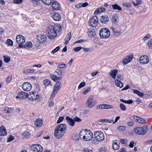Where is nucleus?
<instances>
[{
  "label": "nucleus",
  "instance_id": "nucleus-4",
  "mask_svg": "<svg viewBox=\"0 0 152 152\" xmlns=\"http://www.w3.org/2000/svg\"><path fill=\"white\" fill-rule=\"evenodd\" d=\"M110 35V31L107 28H102L99 31L100 37L102 39H106L109 37Z\"/></svg>",
  "mask_w": 152,
  "mask_h": 152
},
{
  "label": "nucleus",
  "instance_id": "nucleus-22",
  "mask_svg": "<svg viewBox=\"0 0 152 152\" xmlns=\"http://www.w3.org/2000/svg\"><path fill=\"white\" fill-rule=\"evenodd\" d=\"M52 17L55 20L58 21L60 20L61 16L59 13H55L53 15Z\"/></svg>",
  "mask_w": 152,
  "mask_h": 152
},
{
  "label": "nucleus",
  "instance_id": "nucleus-26",
  "mask_svg": "<svg viewBox=\"0 0 152 152\" xmlns=\"http://www.w3.org/2000/svg\"><path fill=\"white\" fill-rule=\"evenodd\" d=\"M118 71L117 69H114L111 71L109 73V74L113 78L115 79L118 74Z\"/></svg>",
  "mask_w": 152,
  "mask_h": 152
},
{
  "label": "nucleus",
  "instance_id": "nucleus-47",
  "mask_svg": "<svg viewBox=\"0 0 152 152\" xmlns=\"http://www.w3.org/2000/svg\"><path fill=\"white\" fill-rule=\"evenodd\" d=\"M14 137L13 136H12V135H10L9 137L7 138V142L12 141L13 140H14Z\"/></svg>",
  "mask_w": 152,
  "mask_h": 152
},
{
  "label": "nucleus",
  "instance_id": "nucleus-20",
  "mask_svg": "<svg viewBox=\"0 0 152 152\" xmlns=\"http://www.w3.org/2000/svg\"><path fill=\"white\" fill-rule=\"evenodd\" d=\"M109 18L107 16H102L101 17L100 21L102 23L105 24L108 23L109 21Z\"/></svg>",
  "mask_w": 152,
  "mask_h": 152
},
{
  "label": "nucleus",
  "instance_id": "nucleus-3",
  "mask_svg": "<svg viewBox=\"0 0 152 152\" xmlns=\"http://www.w3.org/2000/svg\"><path fill=\"white\" fill-rule=\"evenodd\" d=\"M53 29L52 28V25H49L46 29V33L47 34V36L49 38L51 39H54L57 36L56 32H52L51 31H53Z\"/></svg>",
  "mask_w": 152,
  "mask_h": 152
},
{
  "label": "nucleus",
  "instance_id": "nucleus-52",
  "mask_svg": "<svg viewBox=\"0 0 152 152\" xmlns=\"http://www.w3.org/2000/svg\"><path fill=\"white\" fill-rule=\"evenodd\" d=\"M82 48H83V47H78L76 48H73V49L75 52H78L80 51Z\"/></svg>",
  "mask_w": 152,
  "mask_h": 152
},
{
  "label": "nucleus",
  "instance_id": "nucleus-60",
  "mask_svg": "<svg viewBox=\"0 0 152 152\" xmlns=\"http://www.w3.org/2000/svg\"><path fill=\"white\" fill-rule=\"evenodd\" d=\"M85 132V129H82L81 130V131L80 132V133H79V136L80 137L81 139L83 138V135H82V134H83V133H84V132Z\"/></svg>",
  "mask_w": 152,
  "mask_h": 152
},
{
  "label": "nucleus",
  "instance_id": "nucleus-10",
  "mask_svg": "<svg viewBox=\"0 0 152 152\" xmlns=\"http://www.w3.org/2000/svg\"><path fill=\"white\" fill-rule=\"evenodd\" d=\"M37 93L36 92H30L28 94V98L29 100H34L37 99L39 97L38 95L37 94Z\"/></svg>",
  "mask_w": 152,
  "mask_h": 152
},
{
  "label": "nucleus",
  "instance_id": "nucleus-51",
  "mask_svg": "<svg viewBox=\"0 0 152 152\" xmlns=\"http://www.w3.org/2000/svg\"><path fill=\"white\" fill-rule=\"evenodd\" d=\"M55 72L57 73L60 76H61L62 75V72L61 70H60L59 68H58V69H56L55 70Z\"/></svg>",
  "mask_w": 152,
  "mask_h": 152
},
{
  "label": "nucleus",
  "instance_id": "nucleus-53",
  "mask_svg": "<svg viewBox=\"0 0 152 152\" xmlns=\"http://www.w3.org/2000/svg\"><path fill=\"white\" fill-rule=\"evenodd\" d=\"M134 124V121L132 119L130 121L127 123V125L130 126H132Z\"/></svg>",
  "mask_w": 152,
  "mask_h": 152
},
{
  "label": "nucleus",
  "instance_id": "nucleus-50",
  "mask_svg": "<svg viewBox=\"0 0 152 152\" xmlns=\"http://www.w3.org/2000/svg\"><path fill=\"white\" fill-rule=\"evenodd\" d=\"M151 37V35L148 34L143 38V40L144 41H145L147 40L148 39L150 38Z\"/></svg>",
  "mask_w": 152,
  "mask_h": 152
},
{
  "label": "nucleus",
  "instance_id": "nucleus-48",
  "mask_svg": "<svg viewBox=\"0 0 152 152\" xmlns=\"http://www.w3.org/2000/svg\"><path fill=\"white\" fill-rule=\"evenodd\" d=\"M91 88V87H88L83 92V94H84V95L86 94L89 91H90Z\"/></svg>",
  "mask_w": 152,
  "mask_h": 152
},
{
  "label": "nucleus",
  "instance_id": "nucleus-55",
  "mask_svg": "<svg viewBox=\"0 0 152 152\" xmlns=\"http://www.w3.org/2000/svg\"><path fill=\"white\" fill-rule=\"evenodd\" d=\"M74 122H79L81 121L82 120L79 118L76 117L74 118Z\"/></svg>",
  "mask_w": 152,
  "mask_h": 152
},
{
  "label": "nucleus",
  "instance_id": "nucleus-7",
  "mask_svg": "<svg viewBox=\"0 0 152 152\" xmlns=\"http://www.w3.org/2000/svg\"><path fill=\"white\" fill-rule=\"evenodd\" d=\"M17 42L19 44L18 47L21 48L23 47V44L25 42L24 37L21 35L17 36L16 38Z\"/></svg>",
  "mask_w": 152,
  "mask_h": 152
},
{
  "label": "nucleus",
  "instance_id": "nucleus-1",
  "mask_svg": "<svg viewBox=\"0 0 152 152\" xmlns=\"http://www.w3.org/2000/svg\"><path fill=\"white\" fill-rule=\"evenodd\" d=\"M66 126L64 124L58 125L55 128L54 135L57 139H61L66 132Z\"/></svg>",
  "mask_w": 152,
  "mask_h": 152
},
{
  "label": "nucleus",
  "instance_id": "nucleus-13",
  "mask_svg": "<svg viewBox=\"0 0 152 152\" xmlns=\"http://www.w3.org/2000/svg\"><path fill=\"white\" fill-rule=\"evenodd\" d=\"M23 89L24 91H29L31 88V84L28 82H25L22 85Z\"/></svg>",
  "mask_w": 152,
  "mask_h": 152
},
{
  "label": "nucleus",
  "instance_id": "nucleus-6",
  "mask_svg": "<svg viewBox=\"0 0 152 152\" xmlns=\"http://www.w3.org/2000/svg\"><path fill=\"white\" fill-rule=\"evenodd\" d=\"M94 136L97 141L101 142L104 140V134L101 131H98L95 132Z\"/></svg>",
  "mask_w": 152,
  "mask_h": 152
},
{
  "label": "nucleus",
  "instance_id": "nucleus-27",
  "mask_svg": "<svg viewBox=\"0 0 152 152\" xmlns=\"http://www.w3.org/2000/svg\"><path fill=\"white\" fill-rule=\"evenodd\" d=\"M112 20L113 23L115 24H117L119 21L118 17L116 14H114L112 18Z\"/></svg>",
  "mask_w": 152,
  "mask_h": 152
},
{
  "label": "nucleus",
  "instance_id": "nucleus-43",
  "mask_svg": "<svg viewBox=\"0 0 152 152\" xmlns=\"http://www.w3.org/2000/svg\"><path fill=\"white\" fill-rule=\"evenodd\" d=\"M102 12V10H101V9L100 8H99L96 10L94 12V14L95 15H97L99 14H100L101 12Z\"/></svg>",
  "mask_w": 152,
  "mask_h": 152
},
{
  "label": "nucleus",
  "instance_id": "nucleus-33",
  "mask_svg": "<svg viewBox=\"0 0 152 152\" xmlns=\"http://www.w3.org/2000/svg\"><path fill=\"white\" fill-rule=\"evenodd\" d=\"M4 61L6 63H8L10 61V58L7 56H3Z\"/></svg>",
  "mask_w": 152,
  "mask_h": 152
},
{
  "label": "nucleus",
  "instance_id": "nucleus-39",
  "mask_svg": "<svg viewBox=\"0 0 152 152\" xmlns=\"http://www.w3.org/2000/svg\"><path fill=\"white\" fill-rule=\"evenodd\" d=\"M107 151L104 147H101L99 149V152H107Z\"/></svg>",
  "mask_w": 152,
  "mask_h": 152
},
{
  "label": "nucleus",
  "instance_id": "nucleus-46",
  "mask_svg": "<svg viewBox=\"0 0 152 152\" xmlns=\"http://www.w3.org/2000/svg\"><path fill=\"white\" fill-rule=\"evenodd\" d=\"M86 83L85 82H82L79 84L78 87V88L80 89L82 87H84L86 85Z\"/></svg>",
  "mask_w": 152,
  "mask_h": 152
},
{
  "label": "nucleus",
  "instance_id": "nucleus-32",
  "mask_svg": "<svg viewBox=\"0 0 152 152\" xmlns=\"http://www.w3.org/2000/svg\"><path fill=\"white\" fill-rule=\"evenodd\" d=\"M119 147V145L117 144L116 142H114L113 144V148L114 150H117Z\"/></svg>",
  "mask_w": 152,
  "mask_h": 152
},
{
  "label": "nucleus",
  "instance_id": "nucleus-29",
  "mask_svg": "<svg viewBox=\"0 0 152 152\" xmlns=\"http://www.w3.org/2000/svg\"><path fill=\"white\" fill-rule=\"evenodd\" d=\"M115 83L116 85L121 88L123 86V83L118 80L116 79L115 81Z\"/></svg>",
  "mask_w": 152,
  "mask_h": 152
},
{
  "label": "nucleus",
  "instance_id": "nucleus-59",
  "mask_svg": "<svg viewBox=\"0 0 152 152\" xmlns=\"http://www.w3.org/2000/svg\"><path fill=\"white\" fill-rule=\"evenodd\" d=\"M71 32L69 33L66 35L65 39H66L68 40H69L71 38Z\"/></svg>",
  "mask_w": 152,
  "mask_h": 152
},
{
  "label": "nucleus",
  "instance_id": "nucleus-44",
  "mask_svg": "<svg viewBox=\"0 0 152 152\" xmlns=\"http://www.w3.org/2000/svg\"><path fill=\"white\" fill-rule=\"evenodd\" d=\"M53 1V0H47L45 1H44V3L47 5H50L52 3Z\"/></svg>",
  "mask_w": 152,
  "mask_h": 152
},
{
  "label": "nucleus",
  "instance_id": "nucleus-49",
  "mask_svg": "<svg viewBox=\"0 0 152 152\" xmlns=\"http://www.w3.org/2000/svg\"><path fill=\"white\" fill-rule=\"evenodd\" d=\"M13 3L17 4H20L23 2V0H13Z\"/></svg>",
  "mask_w": 152,
  "mask_h": 152
},
{
  "label": "nucleus",
  "instance_id": "nucleus-11",
  "mask_svg": "<svg viewBox=\"0 0 152 152\" xmlns=\"http://www.w3.org/2000/svg\"><path fill=\"white\" fill-rule=\"evenodd\" d=\"M93 99V97L92 96L88 98L86 103L88 107L91 108L95 104V103L94 101H92Z\"/></svg>",
  "mask_w": 152,
  "mask_h": 152
},
{
  "label": "nucleus",
  "instance_id": "nucleus-28",
  "mask_svg": "<svg viewBox=\"0 0 152 152\" xmlns=\"http://www.w3.org/2000/svg\"><path fill=\"white\" fill-rule=\"evenodd\" d=\"M132 91L134 94L137 95L140 97H142L144 96V94L139 91L135 89H133Z\"/></svg>",
  "mask_w": 152,
  "mask_h": 152
},
{
  "label": "nucleus",
  "instance_id": "nucleus-42",
  "mask_svg": "<svg viewBox=\"0 0 152 152\" xmlns=\"http://www.w3.org/2000/svg\"><path fill=\"white\" fill-rule=\"evenodd\" d=\"M120 107L121 109L123 111H125L126 109V108L125 105L123 103H121L120 104Z\"/></svg>",
  "mask_w": 152,
  "mask_h": 152
},
{
  "label": "nucleus",
  "instance_id": "nucleus-25",
  "mask_svg": "<svg viewBox=\"0 0 152 152\" xmlns=\"http://www.w3.org/2000/svg\"><path fill=\"white\" fill-rule=\"evenodd\" d=\"M43 124V121L40 119H37L35 121V125L36 127H40Z\"/></svg>",
  "mask_w": 152,
  "mask_h": 152
},
{
  "label": "nucleus",
  "instance_id": "nucleus-56",
  "mask_svg": "<svg viewBox=\"0 0 152 152\" xmlns=\"http://www.w3.org/2000/svg\"><path fill=\"white\" fill-rule=\"evenodd\" d=\"M122 5L124 7H129L131 6V4L128 3H125L122 4Z\"/></svg>",
  "mask_w": 152,
  "mask_h": 152
},
{
  "label": "nucleus",
  "instance_id": "nucleus-23",
  "mask_svg": "<svg viewBox=\"0 0 152 152\" xmlns=\"http://www.w3.org/2000/svg\"><path fill=\"white\" fill-rule=\"evenodd\" d=\"M7 134V132L5 127L3 126L0 127V136H5Z\"/></svg>",
  "mask_w": 152,
  "mask_h": 152
},
{
  "label": "nucleus",
  "instance_id": "nucleus-54",
  "mask_svg": "<svg viewBox=\"0 0 152 152\" xmlns=\"http://www.w3.org/2000/svg\"><path fill=\"white\" fill-rule=\"evenodd\" d=\"M64 118L63 116L59 117L57 121V123L58 124L60 123L63 120Z\"/></svg>",
  "mask_w": 152,
  "mask_h": 152
},
{
  "label": "nucleus",
  "instance_id": "nucleus-38",
  "mask_svg": "<svg viewBox=\"0 0 152 152\" xmlns=\"http://www.w3.org/2000/svg\"><path fill=\"white\" fill-rule=\"evenodd\" d=\"M141 1L142 0H136L135 2H133V3L134 5L137 6L141 4Z\"/></svg>",
  "mask_w": 152,
  "mask_h": 152
},
{
  "label": "nucleus",
  "instance_id": "nucleus-40",
  "mask_svg": "<svg viewBox=\"0 0 152 152\" xmlns=\"http://www.w3.org/2000/svg\"><path fill=\"white\" fill-rule=\"evenodd\" d=\"M66 64H59L57 66V68H63L64 67H66Z\"/></svg>",
  "mask_w": 152,
  "mask_h": 152
},
{
  "label": "nucleus",
  "instance_id": "nucleus-15",
  "mask_svg": "<svg viewBox=\"0 0 152 152\" xmlns=\"http://www.w3.org/2000/svg\"><path fill=\"white\" fill-rule=\"evenodd\" d=\"M37 41L39 43H43L46 42L47 37L45 35L39 34L37 37Z\"/></svg>",
  "mask_w": 152,
  "mask_h": 152
},
{
  "label": "nucleus",
  "instance_id": "nucleus-61",
  "mask_svg": "<svg viewBox=\"0 0 152 152\" xmlns=\"http://www.w3.org/2000/svg\"><path fill=\"white\" fill-rule=\"evenodd\" d=\"M35 87L36 89L38 91H41L40 87L39 84H37L36 85Z\"/></svg>",
  "mask_w": 152,
  "mask_h": 152
},
{
  "label": "nucleus",
  "instance_id": "nucleus-62",
  "mask_svg": "<svg viewBox=\"0 0 152 152\" xmlns=\"http://www.w3.org/2000/svg\"><path fill=\"white\" fill-rule=\"evenodd\" d=\"M148 44L149 47L151 48L152 47V38L148 41Z\"/></svg>",
  "mask_w": 152,
  "mask_h": 152
},
{
  "label": "nucleus",
  "instance_id": "nucleus-30",
  "mask_svg": "<svg viewBox=\"0 0 152 152\" xmlns=\"http://www.w3.org/2000/svg\"><path fill=\"white\" fill-rule=\"evenodd\" d=\"M112 7L113 10H117L119 11L122 10L121 7L117 4H112Z\"/></svg>",
  "mask_w": 152,
  "mask_h": 152
},
{
  "label": "nucleus",
  "instance_id": "nucleus-17",
  "mask_svg": "<svg viewBox=\"0 0 152 152\" xmlns=\"http://www.w3.org/2000/svg\"><path fill=\"white\" fill-rule=\"evenodd\" d=\"M18 96L22 99H25L28 98V94L23 91H20L18 93Z\"/></svg>",
  "mask_w": 152,
  "mask_h": 152
},
{
  "label": "nucleus",
  "instance_id": "nucleus-5",
  "mask_svg": "<svg viewBox=\"0 0 152 152\" xmlns=\"http://www.w3.org/2000/svg\"><path fill=\"white\" fill-rule=\"evenodd\" d=\"M85 134L83 137V140L85 141H89L93 137V134L90 130L86 129L84 132Z\"/></svg>",
  "mask_w": 152,
  "mask_h": 152
},
{
  "label": "nucleus",
  "instance_id": "nucleus-63",
  "mask_svg": "<svg viewBox=\"0 0 152 152\" xmlns=\"http://www.w3.org/2000/svg\"><path fill=\"white\" fill-rule=\"evenodd\" d=\"M57 93L56 92L53 91L51 95L50 99H51V97H52V98H53L55 97V95Z\"/></svg>",
  "mask_w": 152,
  "mask_h": 152
},
{
  "label": "nucleus",
  "instance_id": "nucleus-64",
  "mask_svg": "<svg viewBox=\"0 0 152 152\" xmlns=\"http://www.w3.org/2000/svg\"><path fill=\"white\" fill-rule=\"evenodd\" d=\"M83 152H92L91 150H90L88 148H86L83 150Z\"/></svg>",
  "mask_w": 152,
  "mask_h": 152
},
{
  "label": "nucleus",
  "instance_id": "nucleus-57",
  "mask_svg": "<svg viewBox=\"0 0 152 152\" xmlns=\"http://www.w3.org/2000/svg\"><path fill=\"white\" fill-rule=\"evenodd\" d=\"M60 48L59 47H57L55 48L54 49L52 50L51 53H54L56 52L57 51L59 50Z\"/></svg>",
  "mask_w": 152,
  "mask_h": 152
},
{
  "label": "nucleus",
  "instance_id": "nucleus-8",
  "mask_svg": "<svg viewBox=\"0 0 152 152\" xmlns=\"http://www.w3.org/2000/svg\"><path fill=\"white\" fill-rule=\"evenodd\" d=\"M98 19L96 16H94L89 20V25L90 26L95 27L98 24Z\"/></svg>",
  "mask_w": 152,
  "mask_h": 152
},
{
  "label": "nucleus",
  "instance_id": "nucleus-41",
  "mask_svg": "<svg viewBox=\"0 0 152 152\" xmlns=\"http://www.w3.org/2000/svg\"><path fill=\"white\" fill-rule=\"evenodd\" d=\"M7 44L9 46H11L13 45V42L11 39H8L7 41Z\"/></svg>",
  "mask_w": 152,
  "mask_h": 152
},
{
  "label": "nucleus",
  "instance_id": "nucleus-45",
  "mask_svg": "<svg viewBox=\"0 0 152 152\" xmlns=\"http://www.w3.org/2000/svg\"><path fill=\"white\" fill-rule=\"evenodd\" d=\"M125 127L123 126H120L118 127L117 129L119 131H123L125 129Z\"/></svg>",
  "mask_w": 152,
  "mask_h": 152
},
{
  "label": "nucleus",
  "instance_id": "nucleus-12",
  "mask_svg": "<svg viewBox=\"0 0 152 152\" xmlns=\"http://www.w3.org/2000/svg\"><path fill=\"white\" fill-rule=\"evenodd\" d=\"M139 61L140 64H146L149 62V59L148 56L146 55L141 56L140 58Z\"/></svg>",
  "mask_w": 152,
  "mask_h": 152
},
{
  "label": "nucleus",
  "instance_id": "nucleus-9",
  "mask_svg": "<svg viewBox=\"0 0 152 152\" xmlns=\"http://www.w3.org/2000/svg\"><path fill=\"white\" fill-rule=\"evenodd\" d=\"M31 148L34 152H41L43 150L42 147L39 144L33 145L31 146Z\"/></svg>",
  "mask_w": 152,
  "mask_h": 152
},
{
  "label": "nucleus",
  "instance_id": "nucleus-37",
  "mask_svg": "<svg viewBox=\"0 0 152 152\" xmlns=\"http://www.w3.org/2000/svg\"><path fill=\"white\" fill-rule=\"evenodd\" d=\"M50 76L51 79L53 81H54L56 82L57 81L56 79L58 78V77H57L56 75H54L52 74H51L50 75Z\"/></svg>",
  "mask_w": 152,
  "mask_h": 152
},
{
  "label": "nucleus",
  "instance_id": "nucleus-31",
  "mask_svg": "<svg viewBox=\"0 0 152 152\" xmlns=\"http://www.w3.org/2000/svg\"><path fill=\"white\" fill-rule=\"evenodd\" d=\"M32 43L31 42H27L26 44L23 45V48H29L32 47Z\"/></svg>",
  "mask_w": 152,
  "mask_h": 152
},
{
  "label": "nucleus",
  "instance_id": "nucleus-16",
  "mask_svg": "<svg viewBox=\"0 0 152 152\" xmlns=\"http://www.w3.org/2000/svg\"><path fill=\"white\" fill-rule=\"evenodd\" d=\"M133 118L135 121L140 124H145L146 123V121L144 119L136 116H134Z\"/></svg>",
  "mask_w": 152,
  "mask_h": 152
},
{
  "label": "nucleus",
  "instance_id": "nucleus-19",
  "mask_svg": "<svg viewBox=\"0 0 152 152\" xmlns=\"http://www.w3.org/2000/svg\"><path fill=\"white\" fill-rule=\"evenodd\" d=\"M66 120L67 122L70 126H74L75 125V122L73 119L69 117L66 116Z\"/></svg>",
  "mask_w": 152,
  "mask_h": 152
},
{
  "label": "nucleus",
  "instance_id": "nucleus-2",
  "mask_svg": "<svg viewBox=\"0 0 152 152\" xmlns=\"http://www.w3.org/2000/svg\"><path fill=\"white\" fill-rule=\"evenodd\" d=\"M148 130V126L144 125L142 127H137L134 129V131L137 134L144 135L147 132Z\"/></svg>",
  "mask_w": 152,
  "mask_h": 152
},
{
  "label": "nucleus",
  "instance_id": "nucleus-14",
  "mask_svg": "<svg viewBox=\"0 0 152 152\" xmlns=\"http://www.w3.org/2000/svg\"><path fill=\"white\" fill-rule=\"evenodd\" d=\"M133 55L128 56L123 59V63L124 64H126L131 61L133 59Z\"/></svg>",
  "mask_w": 152,
  "mask_h": 152
},
{
  "label": "nucleus",
  "instance_id": "nucleus-58",
  "mask_svg": "<svg viewBox=\"0 0 152 152\" xmlns=\"http://www.w3.org/2000/svg\"><path fill=\"white\" fill-rule=\"evenodd\" d=\"M87 40H84V39H80L79 40H78L77 41H76L75 42H74V44H76V43H80L82 42H87Z\"/></svg>",
  "mask_w": 152,
  "mask_h": 152
},
{
  "label": "nucleus",
  "instance_id": "nucleus-35",
  "mask_svg": "<svg viewBox=\"0 0 152 152\" xmlns=\"http://www.w3.org/2000/svg\"><path fill=\"white\" fill-rule=\"evenodd\" d=\"M30 134L29 132H26L22 134V136H23V138H27L30 136Z\"/></svg>",
  "mask_w": 152,
  "mask_h": 152
},
{
  "label": "nucleus",
  "instance_id": "nucleus-36",
  "mask_svg": "<svg viewBox=\"0 0 152 152\" xmlns=\"http://www.w3.org/2000/svg\"><path fill=\"white\" fill-rule=\"evenodd\" d=\"M5 112L7 113H10L12 112V108L7 107H6L4 109Z\"/></svg>",
  "mask_w": 152,
  "mask_h": 152
},
{
  "label": "nucleus",
  "instance_id": "nucleus-18",
  "mask_svg": "<svg viewBox=\"0 0 152 152\" xmlns=\"http://www.w3.org/2000/svg\"><path fill=\"white\" fill-rule=\"evenodd\" d=\"M61 83L60 81L57 82L55 84L54 87L53 89V91H56L57 93L61 88Z\"/></svg>",
  "mask_w": 152,
  "mask_h": 152
},
{
  "label": "nucleus",
  "instance_id": "nucleus-34",
  "mask_svg": "<svg viewBox=\"0 0 152 152\" xmlns=\"http://www.w3.org/2000/svg\"><path fill=\"white\" fill-rule=\"evenodd\" d=\"M44 84L45 87L49 85H51V82L47 79L45 80L43 82Z\"/></svg>",
  "mask_w": 152,
  "mask_h": 152
},
{
  "label": "nucleus",
  "instance_id": "nucleus-24",
  "mask_svg": "<svg viewBox=\"0 0 152 152\" xmlns=\"http://www.w3.org/2000/svg\"><path fill=\"white\" fill-rule=\"evenodd\" d=\"M52 7L54 10H59L60 6L58 3L56 1L53 2Z\"/></svg>",
  "mask_w": 152,
  "mask_h": 152
},
{
  "label": "nucleus",
  "instance_id": "nucleus-21",
  "mask_svg": "<svg viewBox=\"0 0 152 152\" xmlns=\"http://www.w3.org/2000/svg\"><path fill=\"white\" fill-rule=\"evenodd\" d=\"M52 28L53 30H55L56 33H57V31L58 32H60L61 30V26L59 24H55L53 26H52Z\"/></svg>",
  "mask_w": 152,
  "mask_h": 152
}]
</instances>
